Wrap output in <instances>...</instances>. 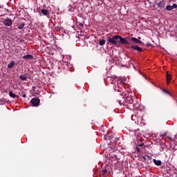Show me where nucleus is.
I'll return each instance as SVG.
<instances>
[{"mask_svg": "<svg viewBox=\"0 0 177 177\" xmlns=\"http://www.w3.org/2000/svg\"><path fill=\"white\" fill-rule=\"evenodd\" d=\"M158 8L162 9L165 7V3L164 1H160L157 4Z\"/></svg>", "mask_w": 177, "mask_h": 177, "instance_id": "8", "label": "nucleus"}, {"mask_svg": "<svg viewBox=\"0 0 177 177\" xmlns=\"http://www.w3.org/2000/svg\"><path fill=\"white\" fill-rule=\"evenodd\" d=\"M132 49H135V50H138V52H142L143 49L138 46H132Z\"/></svg>", "mask_w": 177, "mask_h": 177, "instance_id": "10", "label": "nucleus"}, {"mask_svg": "<svg viewBox=\"0 0 177 177\" xmlns=\"http://www.w3.org/2000/svg\"><path fill=\"white\" fill-rule=\"evenodd\" d=\"M136 149H137V151H140V149L138 147Z\"/></svg>", "mask_w": 177, "mask_h": 177, "instance_id": "25", "label": "nucleus"}, {"mask_svg": "<svg viewBox=\"0 0 177 177\" xmlns=\"http://www.w3.org/2000/svg\"><path fill=\"white\" fill-rule=\"evenodd\" d=\"M166 78H167V84H169V81L172 80V76L169 75L168 72H167Z\"/></svg>", "mask_w": 177, "mask_h": 177, "instance_id": "9", "label": "nucleus"}, {"mask_svg": "<svg viewBox=\"0 0 177 177\" xmlns=\"http://www.w3.org/2000/svg\"><path fill=\"white\" fill-rule=\"evenodd\" d=\"M23 59L24 60H29L30 59H32V55H27L23 57Z\"/></svg>", "mask_w": 177, "mask_h": 177, "instance_id": "12", "label": "nucleus"}, {"mask_svg": "<svg viewBox=\"0 0 177 177\" xmlns=\"http://www.w3.org/2000/svg\"><path fill=\"white\" fill-rule=\"evenodd\" d=\"M177 5L176 3H174L173 6H167L166 10H174V9H176Z\"/></svg>", "mask_w": 177, "mask_h": 177, "instance_id": "7", "label": "nucleus"}, {"mask_svg": "<svg viewBox=\"0 0 177 177\" xmlns=\"http://www.w3.org/2000/svg\"><path fill=\"white\" fill-rule=\"evenodd\" d=\"M3 23L5 26H6L7 27H9L12 26V21L10 19V18H6L3 20Z\"/></svg>", "mask_w": 177, "mask_h": 177, "instance_id": "4", "label": "nucleus"}, {"mask_svg": "<svg viewBox=\"0 0 177 177\" xmlns=\"http://www.w3.org/2000/svg\"><path fill=\"white\" fill-rule=\"evenodd\" d=\"M13 66H15V62L12 61L8 65V68H12V67H13Z\"/></svg>", "mask_w": 177, "mask_h": 177, "instance_id": "16", "label": "nucleus"}, {"mask_svg": "<svg viewBox=\"0 0 177 177\" xmlns=\"http://www.w3.org/2000/svg\"><path fill=\"white\" fill-rule=\"evenodd\" d=\"M41 13H43V15H44V16H48V15H49V11L48 10H41Z\"/></svg>", "mask_w": 177, "mask_h": 177, "instance_id": "13", "label": "nucleus"}, {"mask_svg": "<svg viewBox=\"0 0 177 177\" xmlns=\"http://www.w3.org/2000/svg\"><path fill=\"white\" fill-rule=\"evenodd\" d=\"M100 45L103 46L106 44V40H100L99 41Z\"/></svg>", "mask_w": 177, "mask_h": 177, "instance_id": "19", "label": "nucleus"}, {"mask_svg": "<svg viewBox=\"0 0 177 177\" xmlns=\"http://www.w3.org/2000/svg\"><path fill=\"white\" fill-rule=\"evenodd\" d=\"M119 39V35H115L111 38H109L108 41L109 42V44H111L112 45H115V46H118V41H117V40Z\"/></svg>", "mask_w": 177, "mask_h": 177, "instance_id": "1", "label": "nucleus"}, {"mask_svg": "<svg viewBox=\"0 0 177 177\" xmlns=\"http://www.w3.org/2000/svg\"><path fill=\"white\" fill-rule=\"evenodd\" d=\"M9 95L10 96V97H12L13 99H15V98L17 97L16 94H15V93H14L13 92H12V91H10Z\"/></svg>", "mask_w": 177, "mask_h": 177, "instance_id": "15", "label": "nucleus"}, {"mask_svg": "<svg viewBox=\"0 0 177 177\" xmlns=\"http://www.w3.org/2000/svg\"><path fill=\"white\" fill-rule=\"evenodd\" d=\"M125 104H132L133 103V100L131 96H127L124 100Z\"/></svg>", "mask_w": 177, "mask_h": 177, "instance_id": "5", "label": "nucleus"}, {"mask_svg": "<svg viewBox=\"0 0 177 177\" xmlns=\"http://www.w3.org/2000/svg\"><path fill=\"white\" fill-rule=\"evenodd\" d=\"M118 82H122V81L121 80H119Z\"/></svg>", "mask_w": 177, "mask_h": 177, "instance_id": "24", "label": "nucleus"}, {"mask_svg": "<svg viewBox=\"0 0 177 177\" xmlns=\"http://www.w3.org/2000/svg\"><path fill=\"white\" fill-rule=\"evenodd\" d=\"M153 161L155 165H158V166L161 165V162H160V160H156V159H153Z\"/></svg>", "mask_w": 177, "mask_h": 177, "instance_id": "14", "label": "nucleus"}, {"mask_svg": "<svg viewBox=\"0 0 177 177\" xmlns=\"http://www.w3.org/2000/svg\"><path fill=\"white\" fill-rule=\"evenodd\" d=\"M5 103H6V100L0 99V104H5Z\"/></svg>", "mask_w": 177, "mask_h": 177, "instance_id": "18", "label": "nucleus"}, {"mask_svg": "<svg viewBox=\"0 0 177 177\" xmlns=\"http://www.w3.org/2000/svg\"><path fill=\"white\" fill-rule=\"evenodd\" d=\"M19 78L22 80V81H26V80H27V77H26V75H20Z\"/></svg>", "mask_w": 177, "mask_h": 177, "instance_id": "17", "label": "nucleus"}, {"mask_svg": "<svg viewBox=\"0 0 177 177\" xmlns=\"http://www.w3.org/2000/svg\"><path fill=\"white\" fill-rule=\"evenodd\" d=\"M139 146L140 147L145 148V144H140V145H139Z\"/></svg>", "mask_w": 177, "mask_h": 177, "instance_id": "21", "label": "nucleus"}, {"mask_svg": "<svg viewBox=\"0 0 177 177\" xmlns=\"http://www.w3.org/2000/svg\"><path fill=\"white\" fill-rule=\"evenodd\" d=\"M111 84H114V82L112 81V82H111Z\"/></svg>", "mask_w": 177, "mask_h": 177, "instance_id": "27", "label": "nucleus"}, {"mask_svg": "<svg viewBox=\"0 0 177 177\" xmlns=\"http://www.w3.org/2000/svg\"><path fill=\"white\" fill-rule=\"evenodd\" d=\"M164 92H165V93H168V92H167V91H165V90H164Z\"/></svg>", "mask_w": 177, "mask_h": 177, "instance_id": "22", "label": "nucleus"}, {"mask_svg": "<svg viewBox=\"0 0 177 177\" xmlns=\"http://www.w3.org/2000/svg\"><path fill=\"white\" fill-rule=\"evenodd\" d=\"M116 80V81H118V79H115Z\"/></svg>", "mask_w": 177, "mask_h": 177, "instance_id": "28", "label": "nucleus"}, {"mask_svg": "<svg viewBox=\"0 0 177 177\" xmlns=\"http://www.w3.org/2000/svg\"><path fill=\"white\" fill-rule=\"evenodd\" d=\"M169 139L170 140H172V138H171V137H169Z\"/></svg>", "mask_w": 177, "mask_h": 177, "instance_id": "23", "label": "nucleus"}, {"mask_svg": "<svg viewBox=\"0 0 177 177\" xmlns=\"http://www.w3.org/2000/svg\"><path fill=\"white\" fill-rule=\"evenodd\" d=\"M131 39L133 42H135V44H142V41L136 37H131Z\"/></svg>", "mask_w": 177, "mask_h": 177, "instance_id": "11", "label": "nucleus"}, {"mask_svg": "<svg viewBox=\"0 0 177 177\" xmlns=\"http://www.w3.org/2000/svg\"><path fill=\"white\" fill-rule=\"evenodd\" d=\"M115 91H117L118 92L120 93V95L121 100H118V102L120 104H122V100H124V97L122 96L124 93L122 92H124V90L122 88H119L118 87H115Z\"/></svg>", "mask_w": 177, "mask_h": 177, "instance_id": "2", "label": "nucleus"}, {"mask_svg": "<svg viewBox=\"0 0 177 177\" xmlns=\"http://www.w3.org/2000/svg\"><path fill=\"white\" fill-rule=\"evenodd\" d=\"M120 42L123 45H128L129 43L128 42V40L127 39L123 38L121 36H119Z\"/></svg>", "mask_w": 177, "mask_h": 177, "instance_id": "6", "label": "nucleus"}, {"mask_svg": "<svg viewBox=\"0 0 177 177\" xmlns=\"http://www.w3.org/2000/svg\"><path fill=\"white\" fill-rule=\"evenodd\" d=\"M23 97H26V95L24 94V95H23Z\"/></svg>", "mask_w": 177, "mask_h": 177, "instance_id": "26", "label": "nucleus"}, {"mask_svg": "<svg viewBox=\"0 0 177 177\" xmlns=\"http://www.w3.org/2000/svg\"><path fill=\"white\" fill-rule=\"evenodd\" d=\"M30 102L32 106H35V107H38V106H39L40 101L38 98H32Z\"/></svg>", "mask_w": 177, "mask_h": 177, "instance_id": "3", "label": "nucleus"}, {"mask_svg": "<svg viewBox=\"0 0 177 177\" xmlns=\"http://www.w3.org/2000/svg\"><path fill=\"white\" fill-rule=\"evenodd\" d=\"M18 28L19 30H22V28H24V24H21L18 26Z\"/></svg>", "mask_w": 177, "mask_h": 177, "instance_id": "20", "label": "nucleus"}]
</instances>
